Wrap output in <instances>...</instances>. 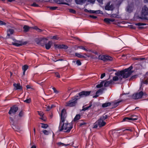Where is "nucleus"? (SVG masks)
<instances>
[{
  "label": "nucleus",
  "instance_id": "obj_18",
  "mask_svg": "<svg viewBox=\"0 0 148 148\" xmlns=\"http://www.w3.org/2000/svg\"><path fill=\"white\" fill-rule=\"evenodd\" d=\"M113 83L112 80L111 79L110 81H106L104 83V86L105 87L109 86L110 84Z\"/></svg>",
  "mask_w": 148,
  "mask_h": 148
},
{
  "label": "nucleus",
  "instance_id": "obj_36",
  "mask_svg": "<svg viewBox=\"0 0 148 148\" xmlns=\"http://www.w3.org/2000/svg\"><path fill=\"white\" fill-rule=\"evenodd\" d=\"M108 116L107 115H103L102 116H101L100 118L101 119L103 120V121L106 120V119L108 118Z\"/></svg>",
  "mask_w": 148,
  "mask_h": 148
},
{
  "label": "nucleus",
  "instance_id": "obj_23",
  "mask_svg": "<svg viewBox=\"0 0 148 148\" xmlns=\"http://www.w3.org/2000/svg\"><path fill=\"white\" fill-rule=\"evenodd\" d=\"M110 102H108L102 104V107L103 108H105L108 106H110L111 105Z\"/></svg>",
  "mask_w": 148,
  "mask_h": 148
},
{
  "label": "nucleus",
  "instance_id": "obj_41",
  "mask_svg": "<svg viewBox=\"0 0 148 148\" xmlns=\"http://www.w3.org/2000/svg\"><path fill=\"white\" fill-rule=\"evenodd\" d=\"M31 99L30 98H29L28 99H27L25 100L24 101L25 102L27 103H29L31 102Z\"/></svg>",
  "mask_w": 148,
  "mask_h": 148
},
{
  "label": "nucleus",
  "instance_id": "obj_48",
  "mask_svg": "<svg viewBox=\"0 0 148 148\" xmlns=\"http://www.w3.org/2000/svg\"><path fill=\"white\" fill-rule=\"evenodd\" d=\"M69 12L73 14H75L76 13V11L72 9H69Z\"/></svg>",
  "mask_w": 148,
  "mask_h": 148
},
{
  "label": "nucleus",
  "instance_id": "obj_6",
  "mask_svg": "<svg viewBox=\"0 0 148 148\" xmlns=\"http://www.w3.org/2000/svg\"><path fill=\"white\" fill-rule=\"evenodd\" d=\"M18 110V108L16 105H14L10 107L9 111L8 114L10 115L12 114H15Z\"/></svg>",
  "mask_w": 148,
  "mask_h": 148
},
{
  "label": "nucleus",
  "instance_id": "obj_45",
  "mask_svg": "<svg viewBox=\"0 0 148 148\" xmlns=\"http://www.w3.org/2000/svg\"><path fill=\"white\" fill-rule=\"evenodd\" d=\"M98 124V123H97V121L95 122L94 124L93 128H97L98 126H99V125Z\"/></svg>",
  "mask_w": 148,
  "mask_h": 148
},
{
  "label": "nucleus",
  "instance_id": "obj_46",
  "mask_svg": "<svg viewBox=\"0 0 148 148\" xmlns=\"http://www.w3.org/2000/svg\"><path fill=\"white\" fill-rule=\"evenodd\" d=\"M76 64L78 66H80L82 63L79 60H77L76 61Z\"/></svg>",
  "mask_w": 148,
  "mask_h": 148
},
{
  "label": "nucleus",
  "instance_id": "obj_37",
  "mask_svg": "<svg viewBox=\"0 0 148 148\" xmlns=\"http://www.w3.org/2000/svg\"><path fill=\"white\" fill-rule=\"evenodd\" d=\"M92 106V104L91 103L90 104V105L88 106H87V107H86L85 108H84L82 110H84V111H86L88 109L90 108L91 107V106Z\"/></svg>",
  "mask_w": 148,
  "mask_h": 148
},
{
  "label": "nucleus",
  "instance_id": "obj_30",
  "mask_svg": "<svg viewBox=\"0 0 148 148\" xmlns=\"http://www.w3.org/2000/svg\"><path fill=\"white\" fill-rule=\"evenodd\" d=\"M104 82V81H102L99 84H98L96 85V87L98 88H101L103 86V84Z\"/></svg>",
  "mask_w": 148,
  "mask_h": 148
},
{
  "label": "nucleus",
  "instance_id": "obj_26",
  "mask_svg": "<svg viewBox=\"0 0 148 148\" xmlns=\"http://www.w3.org/2000/svg\"><path fill=\"white\" fill-rule=\"evenodd\" d=\"M14 30L12 29H9L8 32L7 36H10V34H13Z\"/></svg>",
  "mask_w": 148,
  "mask_h": 148
},
{
  "label": "nucleus",
  "instance_id": "obj_63",
  "mask_svg": "<svg viewBox=\"0 0 148 148\" xmlns=\"http://www.w3.org/2000/svg\"><path fill=\"white\" fill-rule=\"evenodd\" d=\"M26 87L27 88V89H30L31 88V87L29 85H27L26 86Z\"/></svg>",
  "mask_w": 148,
  "mask_h": 148
},
{
  "label": "nucleus",
  "instance_id": "obj_51",
  "mask_svg": "<svg viewBox=\"0 0 148 148\" xmlns=\"http://www.w3.org/2000/svg\"><path fill=\"white\" fill-rule=\"evenodd\" d=\"M6 25V24L5 23L2 21L0 20V25Z\"/></svg>",
  "mask_w": 148,
  "mask_h": 148
},
{
  "label": "nucleus",
  "instance_id": "obj_27",
  "mask_svg": "<svg viewBox=\"0 0 148 148\" xmlns=\"http://www.w3.org/2000/svg\"><path fill=\"white\" fill-rule=\"evenodd\" d=\"M124 71L123 70L119 72H117L115 73V75L117 76H119L120 75L122 76V75L123 74Z\"/></svg>",
  "mask_w": 148,
  "mask_h": 148
},
{
  "label": "nucleus",
  "instance_id": "obj_58",
  "mask_svg": "<svg viewBox=\"0 0 148 148\" xmlns=\"http://www.w3.org/2000/svg\"><path fill=\"white\" fill-rule=\"evenodd\" d=\"M133 129H132V128H130V129H126L124 131H127V130H128V131H130V132H132L133 131Z\"/></svg>",
  "mask_w": 148,
  "mask_h": 148
},
{
  "label": "nucleus",
  "instance_id": "obj_5",
  "mask_svg": "<svg viewBox=\"0 0 148 148\" xmlns=\"http://www.w3.org/2000/svg\"><path fill=\"white\" fill-rule=\"evenodd\" d=\"M13 40L16 42H12V45L18 47L23 45H25L27 43V41L22 42L21 41L18 40L14 38H13Z\"/></svg>",
  "mask_w": 148,
  "mask_h": 148
},
{
  "label": "nucleus",
  "instance_id": "obj_57",
  "mask_svg": "<svg viewBox=\"0 0 148 148\" xmlns=\"http://www.w3.org/2000/svg\"><path fill=\"white\" fill-rule=\"evenodd\" d=\"M105 76V73H103L102 74L101 76V78L102 79Z\"/></svg>",
  "mask_w": 148,
  "mask_h": 148
},
{
  "label": "nucleus",
  "instance_id": "obj_10",
  "mask_svg": "<svg viewBox=\"0 0 148 148\" xmlns=\"http://www.w3.org/2000/svg\"><path fill=\"white\" fill-rule=\"evenodd\" d=\"M54 46L56 49H67L68 47L66 45L63 44H56L54 45Z\"/></svg>",
  "mask_w": 148,
  "mask_h": 148
},
{
  "label": "nucleus",
  "instance_id": "obj_34",
  "mask_svg": "<svg viewBox=\"0 0 148 148\" xmlns=\"http://www.w3.org/2000/svg\"><path fill=\"white\" fill-rule=\"evenodd\" d=\"M75 55L79 58H85V57L84 56L81 55L79 53H75Z\"/></svg>",
  "mask_w": 148,
  "mask_h": 148
},
{
  "label": "nucleus",
  "instance_id": "obj_47",
  "mask_svg": "<svg viewBox=\"0 0 148 148\" xmlns=\"http://www.w3.org/2000/svg\"><path fill=\"white\" fill-rule=\"evenodd\" d=\"M42 132L44 134L46 135H48L49 134V132L46 130H43Z\"/></svg>",
  "mask_w": 148,
  "mask_h": 148
},
{
  "label": "nucleus",
  "instance_id": "obj_54",
  "mask_svg": "<svg viewBox=\"0 0 148 148\" xmlns=\"http://www.w3.org/2000/svg\"><path fill=\"white\" fill-rule=\"evenodd\" d=\"M52 89L53 90L54 92L56 93H58V91L57 90L56 88L55 87H53Z\"/></svg>",
  "mask_w": 148,
  "mask_h": 148
},
{
  "label": "nucleus",
  "instance_id": "obj_14",
  "mask_svg": "<svg viewBox=\"0 0 148 148\" xmlns=\"http://www.w3.org/2000/svg\"><path fill=\"white\" fill-rule=\"evenodd\" d=\"M133 72V71H132L131 72H129L127 73H126V72H124L123 74L122 75V76L123 78H126L128 77Z\"/></svg>",
  "mask_w": 148,
  "mask_h": 148
},
{
  "label": "nucleus",
  "instance_id": "obj_13",
  "mask_svg": "<svg viewBox=\"0 0 148 148\" xmlns=\"http://www.w3.org/2000/svg\"><path fill=\"white\" fill-rule=\"evenodd\" d=\"M97 121V123H98V124L99 125V127H103L106 124V123L100 118H99L98 119Z\"/></svg>",
  "mask_w": 148,
  "mask_h": 148
},
{
  "label": "nucleus",
  "instance_id": "obj_56",
  "mask_svg": "<svg viewBox=\"0 0 148 148\" xmlns=\"http://www.w3.org/2000/svg\"><path fill=\"white\" fill-rule=\"evenodd\" d=\"M111 16L112 17H117V15L116 14H113L111 15Z\"/></svg>",
  "mask_w": 148,
  "mask_h": 148
},
{
  "label": "nucleus",
  "instance_id": "obj_20",
  "mask_svg": "<svg viewBox=\"0 0 148 148\" xmlns=\"http://www.w3.org/2000/svg\"><path fill=\"white\" fill-rule=\"evenodd\" d=\"M75 2L77 4L82 5L85 3L86 0H75Z\"/></svg>",
  "mask_w": 148,
  "mask_h": 148
},
{
  "label": "nucleus",
  "instance_id": "obj_33",
  "mask_svg": "<svg viewBox=\"0 0 148 148\" xmlns=\"http://www.w3.org/2000/svg\"><path fill=\"white\" fill-rule=\"evenodd\" d=\"M80 115L79 114H77L76 116H75L74 119V121H76L78 120L79 119H80Z\"/></svg>",
  "mask_w": 148,
  "mask_h": 148
},
{
  "label": "nucleus",
  "instance_id": "obj_52",
  "mask_svg": "<svg viewBox=\"0 0 148 148\" xmlns=\"http://www.w3.org/2000/svg\"><path fill=\"white\" fill-rule=\"evenodd\" d=\"M55 75L56 76L58 77V78H60V74L59 73H58V72H56L55 73Z\"/></svg>",
  "mask_w": 148,
  "mask_h": 148
},
{
  "label": "nucleus",
  "instance_id": "obj_38",
  "mask_svg": "<svg viewBox=\"0 0 148 148\" xmlns=\"http://www.w3.org/2000/svg\"><path fill=\"white\" fill-rule=\"evenodd\" d=\"M24 112L22 110L18 114V116L20 117H21L23 116Z\"/></svg>",
  "mask_w": 148,
  "mask_h": 148
},
{
  "label": "nucleus",
  "instance_id": "obj_3",
  "mask_svg": "<svg viewBox=\"0 0 148 148\" xmlns=\"http://www.w3.org/2000/svg\"><path fill=\"white\" fill-rule=\"evenodd\" d=\"M91 92V91H82L76 95H77V97H78L79 99L81 98L89 96L90 95Z\"/></svg>",
  "mask_w": 148,
  "mask_h": 148
},
{
  "label": "nucleus",
  "instance_id": "obj_11",
  "mask_svg": "<svg viewBox=\"0 0 148 148\" xmlns=\"http://www.w3.org/2000/svg\"><path fill=\"white\" fill-rule=\"evenodd\" d=\"M142 14L144 16L148 15V8L146 5H144L142 8Z\"/></svg>",
  "mask_w": 148,
  "mask_h": 148
},
{
  "label": "nucleus",
  "instance_id": "obj_31",
  "mask_svg": "<svg viewBox=\"0 0 148 148\" xmlns=\"http://www.w3.org/2000/svg\"><path fill=\"white\" fill-rule=\"evenodd\" d=\"M23 28L24 29V31L25 32H26L29 31V27L27 25H25L24 26Z\"/></svg>",
  "mask_w": 148,
  "mask_h": 148
},
{
  "label": "nucleus",
  "instance_id": "obj_55",
  "mask_svg": "<svg viewBox=\"0 0 148 148\" xmlns=\"http://www.w3.org/2000/svg\"><path fill=\"white\" fill-rule=\"evenodd\" d=\"M51 108V107H50V106H48L46 108V111H49L50 110Z\"/></svg>",
  "mask_w": 148,
  "mask_h": 148
},
{
  "label": "nucleus",
  "instance_id": "obj_43",
  "mask_svg": "<svg viewBox=\"0 0 148 148\" xmlns=\"http://www.w3.org/2000/svg\"><path fill=\"white\" fill-rule=\"evenodd\" d=\"M113 82V81H117L119 80V78L117 76H114L112 78Z\"/></svg>",
  "mask_w": 148,
  "mask_h": 148
},
{
  "label": "nucleus",
  "instance_id": "obj_42",
  "mask_svg": "<svg viewBox=\"0 0 148 148\" xmlns=\"http://www.w3.org/2000/svg\"><path fill=\"white\" fill-rule=\"evenodd\" d=\"M86 123L84 122H80L79 123H78V124L79 125L80 127H81L83 125H85L86 124Z\"/></svg>",
  "mask_w": 148,
  "mask_h": 148
},
{
  "label": "nucleus",
  "instance_id": "obj_44",
  "mask_svg": "<svg viewBox=\"0 0 148 148\" xmlns=\"http://www.w3.org/2000/svg\"><path fill=\"white\" fill-rule=\"evenodd\" d=\"M49 8L51 10H55L58 8L57 7H52L50 6L49 7Z\"/></svg>",
  "mask_w": 148,
  "mask_h": 148
},
{
  "label": "nucleus",
  "instance_id": "obj_8",
  "mask_svg": "<svg viewBox=\"0 0 148 148\" xmlns=\"http://www.w3.org/2000/svg\"><path fill=\"white\" fill-rule=\"evenodd\" d=\"M48 40V38H40L38 39V41L37 43L42 46H44L47 43Z\"/></svg>",
  "mask_w": 148,
  "mask_h": 148
},
{
  "label": "nucleus",
  "instance_id": "obj_59",
  "mask_svg": "<svg viewBox=\"0 0 148 148\" xmlns=\"http://www.w3.org/2000/svg\"><path fill=\"white\" fill-rule=\"evenodd\" d=\"M95 0H89L88 1L92 3H95Z\"/></svg>",
  "mask_w": 148,
  "mask_h": 148
},
{
  "label": "nucleus",
  "instance_id": "obj_15",
  "mask_svg": "<svg viewBox=\"0 0 148 148\" xmlns=\"http://www.w3.org/2000/svg\"><path fill=\"white\" fill-rule=\"evenodd\" d=\"M10 123L12 124V125H13V127H12L13 129L15 131H18V130H19V129L17 128V130L15 129H16V127L14 125V120L12 117H10Z\"/></svg>",
  "mask_w": 148,
  "mask_h": 148
},
{
  "label": "nucleus",
  "instance_id": "obj_22",
  "mask_svg": "<svg viewBox=\"0 0 148 148\" xmlns=\"http://www.w3.org/2000/svg\"><path fill=\"white\" fill-rule=\"evenodd\" d=\"M86 47L85 46H79L77 47V49H82L86 51H89V50H87L85 48Z\"/></svg>",
  "mask_w": 148,
  "mask_h": 148
},
{
  "label": "nucleus",
  "instance_id": "obj_61",
  "mask_svg": "<svg viewBox=\"0 0 148 148\" xmlns=\"http://www.w3.org/2000/svg\"><path fill=\"white\" fill-rule=\"evenodd\" d=\"M60 4H64V5H69L68 3H65V2H61L59 3Z\"/></svg>",
  "mask_w": 148,
  "mask_h": 148
},
{
  "label": "nucleus",
  "instance_id": "obj_62",
  "mask_svg": "<svg viewBox=\"0 0 148 148\" xmlns=\"http://www.w3.org/2000/svg\"><path fill=\"white\" fill-rule=\"evenodd\" d=\"M130 6H127V8H126L127 10V11L129 12L130 11Z\"/></svg>",
  "mask_w": 148,
  "mask_h": 148
},
{
  "label": "nucleus",
  "instance_id": "obj_17",
  "mask_svg": "<svg viewBox=\"0 0 148 148\" xmlns=\"http://www.w3.org/2000/svg\"><path fill=\"white\" fill-rule=\"evenodd\" d=\"M52 44V42L51 41H49L47 43L45 44V48L47 50H49L51 48V46Z\"/></svg>",
  "mask_w": 148,
  "mask_h": 148
},
{
  "label": "nucleus",
  "instance_id": "obj_28",
  "mask_svg": "<svg viewBox=\"0 0 148 148\" xmlns=\"http://www.w3.org/2000/svg\"><path fill=\"white\" fill-rule=\"evenodd\" d=\"M57 144L59 146H65V147H66L67 146L69 145V144H65L61 142H58L57 143Z\"/></svg>",
  "mask_w": 148,
  "mask_h": 148
},
{
  "label": "nucleus",
  "instance_id": "obj_2",
  "mask_svg": "<svg viewBox=\"0 0 148 148\" xmlns=\"http://www.w3.org/2000/svg\"><path fill=\"white\" fill-rule=\"evenodd\" d=\"M79 99L76 95L72 97L71 100L66 102V106L69 107H73L76 106L77 103V100Z\"/></svg>",
  "mask_w": 148,
  "mask_h": 148
},
{
  "label": "nucleus",
  "instance_id": "obj_39",
  "mask_svg": "<svg viewBox=\"0 0 148 148\" xmlns=\"http://www.w3.org/2000/svg\"><path fill=\"white\" fill-rule=\"evenodd\" d=\"M95 14H103L102 11L100 10H95Z\"/></svg>",
  "mask_w": 148,
  "mask_h": 148
},
{
  "label": "nucleus",
  "instance_id": "obj_60",
  "mask_svg": "<svg viewBox=\"0 0 148 148\" xmlns=\"http://www.w3.org/2000/svg\"><path fill=\"white\" fill-rule=\"evenodd\" d=\"M90 13H95V10H89Z\"/></svg>",
  "mask_w": 148,
  "mask_h": 148
},
{
  "label": "nucleus",
  "instance_id": "obj_24",
  "mask_svg": "<svg viewBox=\"0 0 148 148\" xmlns=\"http://www.w3.org/2000/svg\"><path fill=\"white\" fill-rule=\"evenodd\" d=\"M133 66H131L130 67H128L127 68L125 69L124 70H123V71L124 72H131L132 71H131V70L133 69Z\"/></svg>",
  "mask_w": 148,
  "mask_h": 148
},
{
  "label": "nucleus",
  "instance_id": "obj_64",
  "mask_svg": "<svg viewBox=\"0 0 148 148\" xmlns=\"http://www.w3.org/2000/svg\"><path fill=\"white\" fill-rule=\"evenodd\" d=\"M99 96V95L98 94H96L95 95L93 96V98H97V97Z\"/></svg>",
  "mask_w": 148,
  "mask_h": 148
},
{
  "label": "nucleus",
  "instance_id": "obj_49",
  "mask_svg": "<svg viewBox=\"0 0 148 148\" xmlns=\"http://www.w3.org/2000/svg\"><path fill=\"white\" fill-rule=\"evenodd\" d=\"M38 114L41 116V117H42V116H43V112H40V111H38Z\"/></svg>",
  "mask_w": 148,
  "mask_h": 148
},
{
  "label": "nucleus",
  "instance_id": "obj_40",
  "mask_svg": "<svg viewBox=\"0 0 148 148\" xmlns=\"http://www.w3.org/2000/svg\"><path fill=\"white\" fill-rule=\"evenodd\" d=\"M51 38L55 40H59V38L58 36H57L56 35L53 36Z\"/></svg>",
  "mask_w": 148,
  "mask_h": 148
},
{
  "label": "nucleus",
  "instance_id": "obj_4",
  "mask_svg": "<svg viewBox=\"0 0 148 148\" xmlns=\"http://www.w3.org/2000/svg\"><path fill=\"white\" fill-rule=\"evenodd\" d=\"M98 59L104 62H107L108 61H111L113 60V58L112 57L108 55H100L98 56Z\"/></svg>",
  "mask_w": 148,
  "mask_h": 148
},
{
  "label": "nucleus",
  "instance_id": "obj_16",
  "mask_svg": "<svg viewBox=\"0 0 148 148\" xmlns=\"http://www.w3.org/2000/svg\"><path fill=\"white\" fill-rule=\"evenodd\" d=\"M15 88V90H22L23 88L22 86H20V84L14 83L13 84Z\"/></svg>",
  "mask_w": 148,
  "mask_h": 148
},
{
  "label": "nucleus",
  "instance_id": "obj_7",
  "mask_svg": "<svg viewBox=\"0 0 148 148\" xmlns=\"http://www.w3.org/2000/svg\"><path fill=\"white\" fill-rule=\"evenodd\" d=\"M143 91H141L139 92H137L132 95V98L135 99H140L143 97Z\"/></svg>",
  "mask_w": 148,
  "mask_h": 148
},
{
  "label": "nucleus",
  "instance_id": "obj_53",
  "mask_svg": "<svg viewBox=\"0 0 148 148\" xmlns=\"http://www.w3.org/2000/svg\"><path fill=\"white\" fill-rule=\"evenodd\" d=\"M89 17L92 18L94 19H96L97 18V17L96 16H95L94 15H90L89 16Z\"/></svg>",
  "mask_w": 148,
  "mask_h": 148
},
{
  "label": "nucleus",
  "instance_id": "obj_1",
  "mask_svg": "<svg viewBox=\"0 0 148 148\" xmlns=\"http://www.w3.org/2000/svg\"><path fill=\"white\" fill-rule=\"evenodd\" d=\"M67 116L66 110L63 109L61 110L60 115V119L58 131L60 132L64 131V132H69L73 128V125L71 123H64L65 120Z\"/></svg>",
  "mask_w": 148,
  "mask_h": 148
},
{
  "label": "nucleus",
  "instance_id": "obj_12",
  "mask_svg": "<svg viewBox=\"0 0 148 148\" xmlns=\"http://www.w3.org/2000/svg\"><path fill=\"white\" fill-rule=\"evenodd\" d=\"M113 9V5L112 4L110 5V2H108L105 7V9L107 10H112Z\"/></svg>",
  "mask_w": 148,
  "mask_h": 148
},
{
  "label": "nucleus",
  "instance_id": "obj_19",
  "mask_svg": "<svg viewBox=\"0 0 148 148\" xmlns=\"http://www.w3.org/2000/svg\"><path fill=\"white\" fill-rule=\"evenodd\" d=\"M104 21L107 23H110V22H113L114 21V19L113 18H105Z\"/></svg>",
  "mask_w": 148,
  "mask_h": 148
},
{
  "label": "nucleus",
  "instance_id": "obj_25",
  "mask_svg": "<svg viewBox=\"0 0 148 148\" xmlns=\"http://www.w3.org/2000/svg\"><path fill=\"white\" fill-rule=\"evenodd\" d=\"M121 101H122V100H120L114 103V104L113 107H112V108H114L117 107L119 105V103L121 102Z\"/></svg>",
  "mask_w": 148,
  "mask_h": 148
},
{
  "label": "nucleus",
  "instance_id": "obj_9",
  "mask_svg": "<svg viewBox=\"0 0 148 148\" xmlns=\"http://www.w3.org/2000/svg\"><path fill=\"white\" fill-rule=\"evenodd\" d=\"M131 117H125L123 119V121H135L138 119L137 116L132 115L131 116Z\"/></svg>",
  "mask_w": 148,
  "mask_h": 148
},
{
  "label": "nucleus",
  "instance_id": "obj_50",
  "mask_svg": "<svg viewBox=\"0 0 148 148\" xmlns=\"http://www.w3.org/2000/svg\"><path fill=\"white\" fill-rule=\"evenodd\" d=\"M32 6L38 7L39 5L38 4H36L35 2H34L33 4L31 5Z\"/></svg>",
  "mask_w": 148,
  "mask_h": 148
},
{
  "label": "nucleus",
  "instance_id": "obj_21",
  "mask_svg": "<svg viewBox=\"0 0 148 148\" xmlns=\"http://www.w3.org/2000/svg\"><path fill=\"white\" fill-rule=\"evenodd\" d=\"M146 25V24L145 23H136L135 24L136 25L139 26L138 28V29H143L144 28V27H143L140 26H141V25Z\"/></svg>",
  "mask_w": 148,
  "mask_h": 148
},
{
  "label": "nucleus",
  "instance_id": "obj_35",
  "mask_svg": "<svg viewBox=\"0 0 148 148\" xmlns=\"http://www.w3.org/2000/svg\"><path fill=\"white\" fill-rule=\"evenodd\" d=\"M41 124L42 125L41 127L42 128L46 129L48 126V125L47 124H45L42 123H41Z\"/></svg>",
  "mask_w": 148,
  "mask_h": 148
},
{
  "label": "nucleus",
  "instance_id": "obj_29",
  "mask_svg": "<svg viewBox=\"0 0 148 148\" xmlns=\"http://www.w3.org/2000/svg\"><path fill=\"white\" fill-rule=\"evenodd\" d=\"M104 90V88H101L99 89L96 91V94H99V93L101 94L103 92Z\"/></svg>",
  "mask_w": 148,
  "mask_h": 148
},
{
  "label": "nucleus",
  "instance_id": "obj_32",
  "mask_svg": "<svg viewBox=\"0 0 148 148\" xmlns=\"http://www.w3.org/2000/svg\"><path fill=\"white\" fill-rule=\"evenodd\" d=\"M28 66L27 65L25 64L22 66V69L23 71H26L28 69Z\"/></svg>",
  "mask_w": 148,
  "mask_h": 148
}]
</instances>
